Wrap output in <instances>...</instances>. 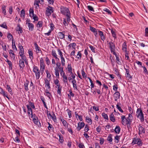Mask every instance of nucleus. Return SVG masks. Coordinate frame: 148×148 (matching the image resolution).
I'll list each match as a JSON object with an SVG mask.
<instances>
[{
	"label": "nucleus",
	"instance_id": "nucleus-24",
	"mask_svg": "<svg viewBox=\"0 0 148 148\" xmlns=\"http://www.w3.org/2000/svg\"><path fill=\"white\" fill-rule=\"evenodd\" d=\"M86 120L87 122L89 125H91L92 124V121L91 119L89 118V117L86 116Z\"/></svg>",
	"mask_w": 148,
	"mask_h": 148
},
{
	"label": "nucleus",
	"instance_id": "nucleus-56",
	"mask_svg": "<svg viewBox=\"0 0 148 148\" xmlns=\"http://www.w3.org/2000/svg\"><path fill=\"white\" fill-rule=\"evenodd\" d=\"M142 67L143 69V73L145 74H148V72L145 66H142Z\"/></svg>",
	"mask_w": 148,
	"mask_h": 148
},
{
	"label": "nucleus",
	"instance_id": "nucleus-11",
	"mask_svg": "<svg viewBox=\"0 0 148 148\" xmlns=\"http://www.w3.org/2000/svg\"><path fill=\"white\" fill-rule=\"evenodd\" d=\"M113 97L115 101H117L120 98V93L119 92H116L113 95Z\"/></svg>",
	"mask_w": 148,
	"mask_h": 148
},
{
	"label": "nucleus",
	"instance_id": "nucleus-22",
	"mask_svg": "<svg viewBox=\"0 0 148 148\" xmlns=\"http://www.w3.org/2000/svg\"><path fill=\"white\" fill-rule=\"evenodd\" d=\"M56 66V62H55V60L54 59H52V63H50V66L52 68L53 67L54 68V70L56 71V68H55V66ZM56 73V71H55Z\"/></svg>",
	"mask_w": 148,
	"mask_h": 148
},
{
	"label": "nucleus",
	"instance_id": "nucleus-44",
	"mask_svg": "<svg viewBox=\"0 0 148 148\" xmlns=\"http://www.w3.org/2000/svg\"><path fill=\"white\" fill-rule=\"evenodd\" d=\"M82 54L80 51H79L76 56V58L78 60H80L82 57Z\"/></svg>",
	"mask_w": 148,
	"mask_h": 148
},
{
	"label": "nucleus",
	"instance_id": "nucleus-4",
	"mask_svg": "<svg viewBox=\"0 0 148 148\" xmlns=\"http://www.w3.org/2000/svg\"><path fill=\"white\" fill-rule=\"evenodd\" d=\"M59 81L58 79H56V88H57V93L60 95H61V91L62 90V86L58 83Z\"/></svg>",
	"mask_w": 148,
	"mask_h": 148
},
{
	"label": "nucleus",
	"instance_id": "nucleus-10",
	"mask_svg": "<svg viewBox=\"0 0 148 148\" xmlns=\"http://www.w3.org/2000/svg\"><path fill=\"white\" fill-rule=\"evenodd\" d=\"M85 126V123L84 122H79L78 123V125L77 127L78 131H80L81 129L83 128Z\"/></svg>",
	"mask_w": 148,
	"mask_h": 148
},
{
	"label": "nucleus",
	"instance_id": "nucleus-63",
	"mask_svg": "<svg viewBox=\"0 0 148 148\" xmlns=\"http://www.w3.org/2000/svg\"><path fill=\"white\" fill-rule=\"evenodd\" d=\"M118 88V86L117 84H114L113 86V90L116 92H117V89Z\"/></svg>",
	"mask_w": 148,
	"mask_h": 148
},
{
	"label": "nucleus",
	"instance_id": "nucleus-47",
	"mask_svg": "<svg viewBox=\"0 0 148 148\" xmlns=\"http://www.w3.org/2000/svg\"><path fill=\"white\" fill-rule=\"evenodd\" d=\"M102 116L105 119L107 120H108V115L104 113L102 114Z\"/></svg>",
	"mask_w": 148,
	"mask_h": 148
},
{
	"label": "nucleus",
	"instance_id": "nucleus-19",
	"mask_svg": "<svg viewBox=\"0 0 148 148\" xmlns=\"http://www.w3.org/2000/svg\"><path fill=\"white\" fill-rule=\"evenodd\" d=\"M111 32L112 36L114 38V39L116 38V30H113V29H111Z\"/></svg>",
	"mask_w": 148,
	"mask_h": 148
},
{
	"label": "nucleus",
	"instance_id": "nucleus-61",
	"mask_svg": "<svg viewBox=\"0 0 148 148\" xmlns=\"http://www.w3.org/2000/svg\"><path fill=\"white\" fill-rule=\"evenodd\" d=\"M69 23L66 21V19L64 18L63 21V24L66 27V26H68Z\"/></svg>",
	"mask_w": 148,
	"mask_h": 148
},
{
	"label": "nucleus",
	"instance_id": "nucleus-16",
	"mask_svg": "<svg viewBox=\"0 0 148 148\" xmlns=\"http://www.w3.org/2000/svg\"><path fill=\"white\" fill-rule=\"evenodd\" d=\"M47 116L49 119H51L55 122H56V118H55V114H53V115L52 116L50 114V113L49 112V113H47Z\"/></svg>",
	"mask_w": 148,
	"mask_h": 148
},
{
	"label": "nucleus",
	"instance_id": "nucleus-38",
	"mask_svg": "<svg viewBox=\"0 0 148 148\" xmlns=\"http://www.w3.org/2000/svg\"><path fill=\"white\" fill-rule=\"evenodd\" d=\"M137 144L139 147H140L142 145L143 142L141 139L140 138H138V140Z\"/></svg>",
	"mask_w": 148,
	"mask_h": 148
},
{
	"label": "nucleus",
	"instance_id": "nucleus-25",
	"mask_svg": "<svg viewBox=\"0 0 148 148\" xmlns=\"http://www.w3.org/2000/svg\"><path fill=\"white\" fill-rule=\"evenodd\" d=\"M121 128L119 126H116L114 129L115 132L117 134H119L120 132Z\"/></svg>",
	"mask_w": 148,
	"mask_h": 148
},
{
	"label": "nucleus",
	"instance_id": "nucleus-6",
	"mask_svg": "<svg viewBox=\"0 0 148 148\" xmlns=\"http://www.w3.org/2000/svg\"><path fill=\"white\" fill-rule=\"evenodd\" d=\"M53 12V8L52 7L48 6L46 8V14L48 16L50 15L51 13Z\"/></svg>",
	"mask_w": 148,
	"mask_h": 148
},
{
	"label": "nucleus",
	"instance_id": "nucleus-13",
	"mask_svg": "<svg viewBox=\"0 0 148 148\" xmlns=\"http://www.w3.org/2000/svg\"><path fill=\"white\" fill-rule=\"evenodd\" d=\"M122 119L121 123L122 124L125 125H126V121L127 119H126L125 116L123 115L121 117Z\"/></svg>",
	"mask_w": 148,
	"mask_h": 148
},
{
	"label": "nucleus",
	"instance_id": "nucleus-55",
	"mask_svg": "<svg viewBox=\"0 0 148 148\" xmlns=\"http://www.w3.org/2000/svg\"><path fill=\"white\" fill-rule=\"evenodd\" d=\"M88 9L90 11L94 12V10L92 6L90 5H88L87 6Z\"/></svg>",
	"mask_w": 148,
	"mask_h": 148
},
{
	"label": "nucleus",
	"instance_id": "nucleus-32",
	"mask_svg": "<svg viewBox=\"0 0 148 148\" xmlns=\"http://www.w3.org/2000/svg\"><path fill=\"white\" fill-rule=\"evenodd\" d=\"M65 36V35L62 32H59L58 33V37L61 39L63 38Z\"/></svg>",
	"mask_w": 148,
	"mask_h": 148
},
{
	"label": "nucleus",
	"instance_id": "nucleus-60",
	"mask_svg": "<svg viewBox=\"0 0 148 148\" xmlns=\"http://www.w3.org/2000/svg\"><path fill=\"white\" fill-rule=\"evenodd\" d=\"M89 47L90 48L92 52L95 53V48L91 45H89Z\"/></svg>",
	"mask_w": 148,
	"mask_h": 148
},
{
	"label": "nucleus",
	"instance_id": "nucleus-52",
	"mask_svg": "<svg viewBox=\"0 0 148 148\" xmlns=\"http://www.w3.org/2000/svg\"><path fill=\"white\" fill-rule=\"evenodd\" d=\"M90 29L92 32L93 33L96 32L97 31L96 29L92 26L90 27Z\"/></svg>",
	"mask_w": 148,
	"mask_h": 148
},
{
	"label": "nucleus",
	"instance_id": "nucleus-53",
	"mask_svg": "<svg viewBox=\"0 0 148 148\" xmlns=\"http://www.w3.org/2000/svg\"><path fill=\"white\" fill-rule=\"evenodd\" d=\"M119 103H118L116 105V108L121 112L123 113V111L121 108V107L119 106Z\"/></svg>",
	"mask_w": 148,
	"mask_h": 148
},
{
	"label": "nucleus",
	"instance_id": "nucleus-15",
	"mask_svg": "<svg viewBox=\"0 0 148 148\" xmlns=\"http://www.w3.org/2000/svg\"><path fill=\"white\" fill-rule=\"evenodd\" d=\"M122 49L125 52H127V45L125 42L122 44Z\"/></svg>",
	"mask_w": 148,
	"mask_h": 148
},
{
	"label": "nucleus",
	"instance_id": "nucleus-2",
	"mask_svg": "<svg viewBox=\"0 0 148 148\" xmlns=\"http://www.w3.org/2000/svg\"><path fill=\"white\" fill-rule=\"evenodd\" d=\"M33 71L35 73L36 79H38L40 77V70L38 67L36 66L33 67Z\"/></svg>",
	"mask_w": 148,
	"mask_h": 148
},
{
	"label": "nucleus",
	"instance_id": "nucleus-49",
	"mask_svg": "<svg viewBox=\"0 0 148 148\" xmlns=\"http://www.w3.org/2000/svg\"><path fill=\"white\" fill-rule=\"evenodd\" d=\"M59 137V141L61 143H62L64 141V139L62 136L60 134V135H58Z\"/></svg>",
	"mask_w": 148,
	"mask_h": 148
},
{
	"label": "nucleus",
	"instance_id": "nucleus-40",
	"mask_svg": "<svg viewBox=\"0 0 148 148\" xmlns=\"http://www.w3.org/2000/svg\"><path fill=\"white\" fill-rule=\"evenodd\" d=\"M6 88L7 89L8 91L10 93V94L11 95H12V90L10 86L9 85H7L6 86Z\"/></svg>",
	"mask_w": 148,
	"mask_h": 148
},
{
	"label": "nucleus",
	"instance_id": "nucleus-43",
	"mask_svg": "<svg viewBox=\"0 0 148 148\" xmlns=\"http://www.w3.org/2000/svg\"><path fill=\"white\" fill-rule=\"evenodd\" d=\"M16 30L17 31L20 32L21 33H22L23 32L22 28L21 27L20 25L19 24L17 25V27L16 28Z\"/></svg>",
	"mask_w": 148,
	"mask_h": 148
},
{
	"label": "nucleus",
	"instance_id": "nucleus-20",
	"mask_svg": "<svg viewBox=\"0 0 148 148\" xmlns=\"http://www.w3.org/2000/svg\"><path fill=\"white\" fill-rule=\"evenodd\" d=\"M34 45L37 53H39L40 51H41L40 48L38 46L36 43H34Z\"/></svg>",
	"mask_w": 148,
	"mask_h": 148
},
{
	"label": "nucleus",
	"instance_id": "nucleus-64",
	"mask_svg": "<svg viewBox=\"0 0 148 148\" xmlns=\"http://www.w3.org/2000/svg\"><path fill=\"white\" fill-rule=\"evenodd\" d=\"M145 36H148V27L146 28L145 30Z\"/></svg>",
	"mask_w": 148,
	"mask_h": 148
},
{
	"label": "nucleus",
	"instance_id": "nucleus-17",
	"mask_svg": "<svg viewBox=\"0 0 148 148\" xmlns=\"http://www.w3.org/2000/svg\"><path fill=\"white\" fill-rule=\"evenodd\" d=\"M45 87H47L46 89L50 90V86L49 81L47 79H45Z\"/></svg>",
	"mask_w": 148,
	"mask_h": 148
},
{
	"label": "nucleus",
	"instance_id": "nucleus-26",
	"mask_svg": "<svg viewBox=\"0 0 148 148\" xmlns=\"http://www.w3.org/2000/svg\"><path fill=\"white\" fill-rule=\"evenodd\" d=\"M75 114L76 118H77V116L79 119L80 120V121H82L83 120L82 116L79 115L76 112H75Z\"/></svg>",
	"mask_w": 148,
	"mask_h": 148
},
{
	"label": "nucleus",
	"instance_id": "nucleus-62",
	"mask_svg": "<svg viewBox=\"0 0 148 148\" xmlns=\"http://www.w3.org/2000/svg\"><path fill=\"white\" fill-rule=\"evenodd\" d=\"M89 130L88 125H86L85 127L84 130L86 132H87L89 131Z\"/></svg>",
	"mask_w": 148,
	"mask_h": 148
},
{
	"label": "nucleus",
	"instance_id": "nucleus-28",
	"mask_svg": "<svg viewBox=\"0 0 148 148\" xmlns=\"http://www.w3.org/2000/svg\"><path fill=\"white\" fill-rule=\"evenodd\" d=\"M110 119L112 122H114L115 121V119L114 114L113 113L112 114L110 115Z\"/></svg>",
	"mask_w": 148,
	"mask_h": 148
},
{
	"label": "nucleus",
	"instance_id": "nucleus-50",
	"mask_svg": "<svg viewBox=\"0 0 148 148\" xmlns=\"http://www.w3.org/2000/svg\"><path fill=\"white\" fill-rule=\"evenodd\" d=\"M66 21L67 20V21L69 23L70 19V17H71V14H67V15L66 16Z\"/></svg>",
	"mask_w": 148,
	"mask_h": 148
},
{
	"label": "nucleus",
	"instance_id": "nucleus-58",
	"mask_svg": "<svg viewBox=\"0 0 148 148\" xmlns=\"http://www.w3.org/2000/svg\"><path fill=\"white\" fill-rule=\"evenodd\" d=\"M25 13V10L24 9H22L21 11V16L22 17L24 18Z\"/></svg>",
	"mask_w": 148,
	"mask_h": 148
},
{
	"label": "nucleus",
	"instance_id": "nucleus-29",
	"mask_svg": "<svg viewBox=\"0 0 148 148\" xmlns=\"http://www.w3.org/2000/svg\"><path fill=\"white\" fill-rule=\"evenodd\" d=\"M28 53L29 55V58L31 61H32L34 58L33 52L30 50H28Z\"/></svg>",
	"mask_w": 148,
	"mask_h": 148
},
{
	"label": "nucleus",
	"instance_id": "nucleus-1",
	"mask_svg": "<svg viewBox=\"0 0 148 148\" xmlns=\"http://www.w3.org/2000/svg\"><path fill=\"white\" fill-rule=\"evenodd\" d=\"M136 112L137 117L140 119L141 122H143L144 121V118L142 110L141 108H138Z\"/></svg>",
	"mask_w": 148,
	"mask_h": 148
},
{
	"label": "nucleus",
	"instance_id": "nucleus-57",
	"mask_svg": "<svg viewBox=\"0 0 148 148\" xmlns=\"http://www.w3.org/2000/svg\"><path fill=\"white\" fill-rule=\"evenodd\" d=\"M12 47L13 50H15L16 51L17 50V49L15 44V42H13V40H12Z\"/></svg>",
	"mask_w": 148,
	"mask_h": 148
},
{
	"label": "nucleus",
	"instance_id": "nucleus-59",
	"mask_svg": "<svg viewBox=\"0 0 148 148\" xmlns=\"http://www.w3.org/2000/svg\"><path fill=\"white\" fill-rule=\"evenodd\" d=\"M45 60L46 62V64L47 65H49L50 64V63H51L50 61V60H49L48 57H47L45 59Z\"/></svg>",
	"mask_w": 148,
	"mask_h": 148
},
{
	"label": "nucleus",
	"instance_id": "nucleus-37",
	"mask_svg": "<svg viewBox=\"0 0 148 148\" xmlns=\"http://www.w3.org/2000/svg\"><path fill=\"white\" fill-rule=\"evenodd\" d=\"M76 46V44L75 43H71L69 44L68 47L69 49H70L72 47L73 48L75 49V47Z\"/></svg>",
	"mask_w": 148,
	"mask_h": 148
},
{
	"label": "nucleus",
	"instance_id": "nucleus-8",
	"mask_svg": "<svg viewBox=\"0 0 148 148\" xmlns=\"http://www.w3.org/2000/svg\"><path fill=\"white\" fill-rule=\"evenodd\" d=\"M40 70L43 71L45 69V64L43 58H41L40 60Z\"/></svg>",
	"mask_w": 148,
	"mask_h": 148
},
{
	"label": "nucleus",
	"instance_id": "nucleus-39",
	"mask_svg": "<svg viewBox=\"0 0 148 148\" xmlns=\"http://www.w3.org/2000/svg\"><path fill=\"white\" fill-rule=\"evenodd\" d=\"M24 54H20V56L21 57L22 60H24L25 62V63H26L27 59L25 56L24 55Z\"/></svg>",
	"mask_w": 148,
	"mask_h": 148
},
{
	"label": "nucleus",
	"instance_id": "nucleus-9",
	"mask_svg": "<svg viewBox=\"0 0 148 148\" xmlns=\"http://www.w3.org/2000/svg\"><path fill=\"white\" fill-rule=\"evenodd\" d=\"M109 44L111 51H115L116 47L115 44L112 42H109Z\"/></svg>",
	"mask_w": 148,
	"mask_h": 148
},
{
	"label": "nucleus",
	"instance_id": "nucleus-45",
	"mask_svg": "<svg viewBox=\"0 0 148 148\" xmlns=\"http://www.w3.org/2000/svg\"><path fill=\"white\" fill-rule=\"evenodd\" d=\"M33 117H34L33 121L34 122V123L36 125H38V119L37 117H36V118L34 116H33Z\"/></svg>",
	"mask_w": 148,
	"mask_h": 148
},
{
	"label": "nucleus",
	"instance_id": "nucleus-33",
	"mask_svg": "<svg viewBox=\"0 0 148 148\" xmlns=\"http://www.w3.org/2000/svg\"><path fill=\"white\" fill-rule=\"evenodd\" d=\"M5 61L7 62L9 66L10 69L12 70V62L10 61L8 59H7V60H5Z\"/></svg>",
	"mask_w": 148,
	"mask_h": 148
},
{
	"label": "nucleus",
	"instance_id": "nucleus-5",
	"mask_svg": "<svg viewBox=\"0 0 148 148\" xmlns=\"http://www.w3.org/2000/svg\"><path fill=\"white\" fill-rule=\"evenodd\" d=\"M124 69L126 71L125 74L126 77L128 80H129L130 79V80H131L132 76H131L130 74V71L128 69H126L125 68H124Z\"/></svg>",
	"mask_w": 148,
	"mask_h": 148
},
{
	"label": "nucleus",
	"instance_id": "nucleus-3",
	"mask_svg": "<svg viewBox=\"0 0 148 148\" xmlns=\"http://www.w3.org/2000/svg\"><path fill=\"white\" fill-rule=\"evenodd\" d=\"M60 11L62 14L65 16L69 14H70L69 9L64 6L61 7Z\"/></svg>",
	"mask_w": 148,
	"mask_h": 148
},
{
	"label": "nucleus",
	"instance_id": "nucleus-41",
	"mask_svg": "<svg viewBox=\"0 0 148 148\" xmlns=\"http://www.w3.org/2000/svg\"><path fill=\"white\" fill-rule=\"evenodd\" d=\"M19 49L20 52L19 53V54H24V50L23 47L22 46H19Z\"/></svg>",
	"mask_w": 148,
	"mask_h": 148
},
{
	"label": "nucleus",
	"instance_id": "nucleus-14",
	"mask_svg": "<svg viewBox=\"0 0 148 148\" xmlns=\"http://www.w3.org/2000/svg\"><path fill=\"white\" fill-rule=\"evenodd\" d=\"M19 64L20 69L23 68L25 66L24 62L22 59H20Z\"/></svg>",
	"mask_w": 148,
	"mask_h": 148
},
{
	"label": "nucleus",
	"instance_id": "nucleus-54",
	"mask_svg": "<svg viewBox=\"0 0 148 148\" xmlns=\"http://www.w3.org/2000/svg\"><path fill=\"white\" fill-rule=\"evenodd\" d=\"M113 69L114 70L115 74L117 75H119V73L118 69L116 68H114Z\"/></svg>",
	"mask_w": 148,
	"mask_h": 148
},
{
	"label": "nucleus",
	"instance_id": "nucleus-18",
	"mask_svg": "<svg viewBox=\"0 0 148 148\" xmlns=\"http://www.w3.org/2000/svg\"><path fill=\"white\" fill-rule=\"evenodd\" d=\"M9 52L11 58H12L13 60H14L15 55L13 51L12 50H10Z\"/></svg>",
	"mask_w": 148,
	"mask_h": 148
},
{
	"label": "nucleus",
	"instance_id": "nucleus-42",
	"mask_svg": "<svg viewBox=\"0 0 148 148\" xmlns=\"http://www.w3.org/2000/svg\"><path fill=\"white\" fill-rule=\"evenodd\" d=\"M6 6L3 5L2 6V12L4 15H6V10H5Z\"/></svg>",
	"mask_w": 148,
	"mask_h": 148
},
{
	"label": "nucleus",
	"instance_id": "nucleus-46",
	"mask_svg": "<svg viewBox=\"0 0 148 148\" xmlns=\"http://www.w3.org/2000/svg\"><path fill=\"white\" fill-rule=\"evenodd\" d=\"M69 118H71L72 117V112L69 109L66 110Z\"/></svg>",
	"mask_w": 148,
	"mask_h": 148
},
{
	"label": "nucleus",
	"instance_id": "nucleus-31",
	"mask_svg": "<svg viewBox=\"0 0 148 148\" xmlns=\"http://www.w3.org/2000/svg\"><path fill=\"white\" fill-rule=\"evenodd\" d=\"M29 83V82L28 81H27L26 82L24 83V88L25 90L26 91H27L29 90V89L28 88V85Z\"/></svg>",
	"mask_w": 148,
	"mask_h": 148
},
{
	"label": "nucleus",
	"instance_id": "nucleus-35",
	"mask_svg": "<svg viewBox=\"0 0 148 148\" xmlns=\"http://www.w3.org/2000/svg\"><path fill=\"white\" fill-rule=\"evenodd\" d=\"M28 115L29 116H30V115H31V117L32 118L33 117L34 115L33 114L32 110V108H30V109H29L28 110Z\"/></svg>",
	"mask_w": 148,
	"mask_h": 148
},
{
	"label": "nucleus",
	"instance_id": "nucleus-30",
	"mask_svg": "<svg viewBox=\"0 0 148 148\" xmlns=\"http://www.w3.org/2000/svg\"><path fill=\"white\" fill-rule=\"evenodd\" d=\"M63 121L62 122V123L63 124V125L65 129H67L69 126V124L65 120H63Z\"/></svg>",
	"mask_w": 148,
	"mask_h": 148
},
{
	"label": "nucleus",
	"instance_id": "nucleus-34",
	"mask_svg": "<svg viewBox=\"0 0 148 148\" xmlns=\"http://www.w3.org/2000/svg\"><path fill=\"white\" fill-rule=\"evenodd\" d=\"M49 90H50L46 89L45 91V95L48 97L49 98H50V97L51 95L50 93L49 92Z\"/></svg>",
	"mask_w": 148,
	"mask_h": 148
},
{
	"label": "nucleus",
	"instance_id": "nucleus-51",
	"mask_svg": "<svg viewBox=\"0 0 148 148\" xmlns=\"http://www.w3.org/2000/svg\"><path fill=\"white\" fill-rule=\"evenodd\" d=\"M42 25V21H39L38 22L37 26L38 28H40Z\"/></svg>",
	"mask_w": 148,
	"mask_h": 148
},
{
	"label": "nucleus",
	"instance_id": "nucleus-27",
	"mask_svg": "<svg viewBox=\"0 0 148 148\" xmlns=\"http://www.w3.org/2000/svg\"><path fill=\"white\" fill-rule=\"evenodd\" d=\"M29 16L32 17V16H33L35 14L34 13V11L33 8H31L29 10Z\"/></svg>",
	"mask_w": 148,
	"mask_h": 148
},
{
	"label": "nucleus",
	"instance_id": "nucleus-23",
	"mask_svg": "<svg viewBox=\"0 0 148 148\" xmlns=\"http://www.w3.org/2000/svg\"><path fill=\"white\" fill-rule=\"evenodd\" d=\"M28 24L29 30L31 31H32L34 28V25L32 23H28Z\"/></svg>",
	"mask_w": 148,
	"mask_h": 148
},
{
	"label": "nucleus",
	"instance_id": "nucleus-7",
	"mask_svg": "<svg viewBox=\"0 0 148 148\" xmlns=\"http://www.w3.org/2000/svg\"><path fill=\"white\" fill-rule=\"evenodd\" d=\"M139 130L138 134L140 135L143 133L144 134L145 133V129L144 127L140 125H139L138 126Z\"/></svg>",
	"mask_w": 148,
	"mask_h": 148
},
{
	"label": "nucleus",
	"instance_id": "nucleus-36",
	"mask_svg": "<svg viewBox=\"0 0 148 148\" xmlns=\"http://www.w3.org/2000/svg\"><path fill=\"white\" fill-rule=\"evenodd\" d=\"M138 138H134L133 139L132 144L134 145L135 144H137L138 140Z\"/></svg>",
	"mask_w": 148,
	"mask_h": 148
},
{
	"label": "nucleus",
	"instance_id": "nucleus-12",
	"mask_svg": "<svg viewBox=\"0 0 148 148\" xmlns=\"http://www.w3.org/2000/svg\"><path fill=\"white\" fill-rule=\"evenodd\" d=\"M98 32L99 33V35L100 36L101 39L104 41L105 40L106 38L103 32L100 30H98Z\"/></svg>",
	"mask_w": 148,
	"mask_h": 148
},
{
	"label": "nucleus",
	"instance_id": "nucleus-48",
	"mask_svg": "<svg viewBox=\"0 0 148 148\" xmlns=\"http://www.w3.org/2000/svg\"><path fill=\"white\" fill-rule=\"evenodd\" d=\"M82 75L83 77L85 78H86L87 77L86 74L85 73L84 71V69H82L81 70Z\"/></svg>",
	"mask_w": 148,
	"mask_h": 148
},
{
	"label": "nucleus",
	"instance_id": "nucleus-21",
	"mask_svg": "<svg viewBox=\"0 0 148 148\" xmlns=\"http://www.w3.org/2000/svg\"><path fill=\"white\" fill-rule=\"evenodd\" d=\"M112 134H110L108 136L107 140L109 142L110 144H112Z\"/></svg>",
	"mask_w": 148,
	"mask_h": 148
}]
</instances>
